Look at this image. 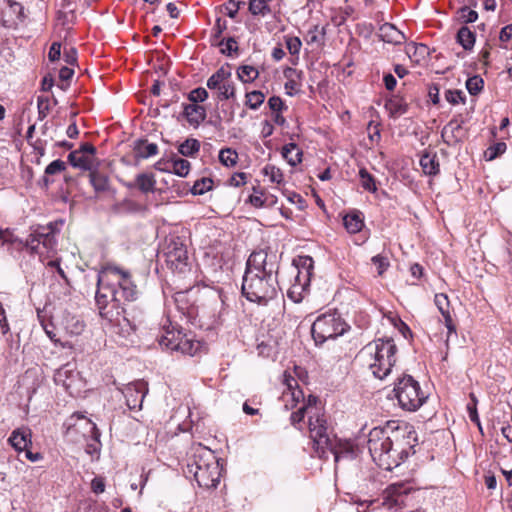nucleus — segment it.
<instances>
[{
  "instance_id": "34",
  "label": "nucleus",
  "mask_w": 512,
  "mask_h": 512,
  "mask_svg": "<svg viewBox=\"0 0 512 512\" xmlns=\"http://www.w3.org/2000/svg\"><path fill=\"white\" fill-rule=\"evenodd\" d=\"M199 150L200 142L194 138L186 139L178 147V152L185 157H193Z\"/></svg>"
},
{
  "instance_id": "45",
  "label": "nucleus",
  "mask_w": 512,
  "mask_h": 512,
  "mask_svg": "<svg viewBox=\"0 0 512 512\" xmlns=\"http://www.w3.org/2000/svg\"><path fill=\"white\" fill-rule=\"evenodd\" d=\"M470 399L471 402L467 404L469 418L473 423H475L479 427L480 431H482L481 422L477 412L478 400L473 393L470 394Z\"/></svg>"
},
{
  "instance_id": "9",
  "label": "nucleus",
  "mask_w": 512,
  "mask_h": 512,
  "mask_svg": "<svg viewBox=\"0 0 512 512\" xmlns=\"http://www.w3.org/2000/svg\"><path fill=\"white\" fill-rule=\"evenodd\" d=\"M280 268V257L269 247L254 250L247 259L246 272L260 275L277 276Z\"/></svg>"
},
{
  "instance_id": "35",
  "label": "nucleus",
  "mask_w": 512,
  "mask_h": 512,
  "mask_svg": "<svg viewBox=\"0 0 512 512\" xmlns=\"http://www.w3.org/2000/svg\"><path fill=\"white\" fill-rule=\"evenodd\" d=\"M216 91V99L218 101L234 98L236 94L235 85L231 81V78L223 82Z\"/></svg>"
},
{
  "instance_id": "19",
  "label": "nucleus",
  "mask_w": 512,
  "mask_h": 512,
  "mask_svg": "<svg viewBox=\"0 0 512 512\" xmlns=\"http://www.w3.org/2000/svg\"><path fill=\"white\" fill-rule=\"evenodd\" d=\"M380 38L387 43L399 45L402 44L406 37L391 23H384L379 28Z\"/></svg>"
},
{
  "instance_id": "58",
  "label": "nucleus",
  "mask_w": 512,
  "mask_h": 512,
  "mask_svg": "<svg viewBox=\"0 0 512 512\" xmlns=\"http://www.w3.org/2000/svg\"><path fill=\"white\" fill-rule=\"evenodd\" d=\"M61 57V43L60 42H53L49 52H48V58L51 62H55L59 60Z\"/></svg>"
},
{
  "instance_id": "59",
  "label": "nucleus",
  "mask_w": 512,
  "mask_h": 512,
  "mask_svg": "<svg viewBox=\"0 0 512 512\" xmlns=\"http://www.w3.org/2000/svg\"><path fill=\"white\" fill-rule=\"evenodd\" d=\"M247 174L244 172H237L232 175L229 180L231 186L240 187L246 183Z\"/></svg>"
},
{
  "instance_id": "22",
  "label": "nucleus",
  "mask_w": 512,
  "mask_h": 512,
  "mask_svg": "<svg viewBox=\"0 0 512 512\" xmlns=\"http://www.w3.org/2000/svg\"><path fill=\"white\" fill-rule=\"evenodd\" d=\"M4 15L9 17L5 22H15L24 19L23 6L14 0H3Z\"/></svg>"
},
{
  "instance_id": "36",
  "label": "nucleus",
  "mask_w": 512,
  "mask_h": 512,
  "mask_svg": "<svg viewBox=\"0 0 512 512\" xmlns=\"http://www.w3.org/2000/svg\"><path fill=\"white\" fill-rule=\"evenodd\" d=\"M215 46L221 47L220 52L227 56L238 53V44L235 37H228L215 42Z\"/></svg>"
},
{
  "instance_id": "10",
  "label": "nucleus",
  "mask_w": 512,
  "mask_h": 512,
  "mask_svg": "<svg viewBox=\"0 0 512 512\" xmlns=\"http://www.w3.org/2000/svg\"><path fill=\"white\" fill-rule=\"evenodd\" d=\"M309 430L313 447L319 458H327L325 447L334 435L328 432L327 419L323 414L315 412L309 416Z\"/></svg>"
},
{
  "instance_id": "4",
  "label": "nucleus",
  "mask_w": 512,
  "mask_h": 512,
  "mask_svg": "<svg viewBox=\"0 0 512 512\" xmlns=\"http://www.w3.org/2000/svg\"><path fill=\"white\" fill-rule=\"evenodd\" d=\"M278 277L272 275H260L257 273L244 272L242 278V295L250 302L259 305H266L275 299L278 294Z\"/></svg>"
},
{
  "instance_id": "60",
  "label": "nucleus",
  "mask_w": 512,
  "mask_h": 512,
  "mask_svg": "<svg viewBox=\"0 0 512 512\" xmlns=\"http://www.w3.org/2000/svg\"><path fill=\"white\" fill-rule=\"evenodd\" d=\"M91 490L95 494L103 493L105 491V481H104V478H102V477H95L91 481Z\"/></svg>"
},
{
  "instance_id": "1",
  "label": "nucleus",
  "mask_w": 512,
  "mask_h": 512,
  "mask_svg": "<svg viewBox=\"0 0 512 512\" xmlns=\"http://www.w3.org/2000/svg\"><path fill=\"white\" fill-rule=\"evenodd\" d=\"M139 291L134 284L129 271L121 269L114 265H106L98 273L97 291L95 295L96 305L100 311V315L110 321H113L110 311H107L109 304L117 309L115 319L122 330L129 333L136 331L138 325L142 322L141 315H131L126 303L137 300Z\"/></svg>"
},
{
  "instance_id": "21",
  "label": "nucleus",
  "mask_w": 512,
  "mask_h": 512,
  "mask_svg": "<svg viewBox=\"0 0 512 512\" xmlns=\"http://www.w3.org/2000/svg\"><path fill=\"white\" fill-rule=\"evenodd\" d=\"M420 166L429 176H435L440 172V164L435 152H425L420 158Z\"/></svg>"
},
{
  "instance_id": "12",
  "label": "nucleus",
  "mask_w": 512,
  "mask_h": 512,
  "mask_svg": "<svg viewBox=\"0 0 512 512\" xmlns=\"http://www.w3.org/2000/svg\"><path fill=\"white\" fill-rule=\"evenodd\" d=\"M122 392L128 408L130 410H140L148 393V384L143 380H137L126 385Z\"/></svg>"
},
{
  "instance_id": "63",
  "label": "nucleus",
  "mask_w": 512,
  "mask_h": 512,
  "mask_svg": "<svg viewBox=\"0 0 512 512\" xmlns=\"http://www.w3.org/2000/svg\"><path fill=\"white\" fill-rule=\"evenodd\" d=\"M73 152H78L84 155H91L95 157L96 155V148L91 143H82L80 147Z\"/></svg>"
},
{
  "instance_id": "11",
  "label": "nucleus",
  "mask_w": 512,
  "mask_h": 512,
  "mask_svg": "<svg viewBox=\"0 0 512 512\" xmlns=\"http://www.w3.org/2000/svg\"><path fill=\"white\" fill-rule=\"evenodd\" d=\"M166 264L174 272L184 273L188 267V254L186 246L181 242L173 241L165 252Z\"/></svg>"
},
{
  "instance_id": "47",
  "label": "nucleus",
  "mask_w": 512,
  "mask_h": 512,
  "mask_svg": "<svg viewBox=\"0 0 512 512\" xmlns=\"http://www.w3.org/2000/svg\"><path fill=\"white\" fill-rule=\"evenodd\" d=\"M263 173H264V175L268 176L270 181L273 182V183L279 184L283 180V173H282V171L278 167H276L274 165L267 164L263 168Z\"/></svg>"
},
{
  "instance_id": "52",
  "label": "nucleus",
  "mask_w": 512,
  "mask_h": 512,
  "mask_svg": "<svg viewBox=\"0 0 512 512\" xmlns=\"http://www.w3.org/2000/svg\"><path fill=\"white\" fill-rule=\"evenodd\" d=\"M371 261L377 267L379 276H382L390 266L388 258L380 254L373 256Z\"/></svg>"
},
{
  "instance_id": "61",
  "label": "nucleus",
  "mask_w": 512,
  "mask_h": 512,
  "mask_svg": "<svg viewBox=\"0 0 512 512\" xmlns=\"http://www.w3.org/2000/svg\"><path fill=\"white\" fill-rule=\"evenodd\" d=\"M26 245L35 253H41L39 251L40 243H38V237H36V229L26 239Z\"/></svg>"
},
{
  "instance_id": "20",
  "label": "nucleus",
  "mask_w": 512,
  "mask_h": 512,
  "mask_svg": "<svg viewBox=\"0 0 512 512\" xmlns=\"http://www.w3.org/2000/svg\"><path fill=\"white\" fill-rule=\"evenodd\" d=\"M68 162L74 168L91 171L95 167L96 157L84 155L78 152H70L68 155Z\"/></svg>"
},
{
  "instance_id": "8",
  "label": "nucleus",
  "mask_w": 512,
  "mask_h": 512,
  "mask_svg": "<svg viewBox=\"0 0 512 512\" xmlns=\"http://www.w3.org/2000/svg\"><path fill=\"white\" fill-rule=\"evenodd\" d=\"M164 333L159 336V345L167 350L180 352L183 355L194 356L201 348V343L196 341L180 330H175L172 326L166 328L163 325Z\"/></svg>"
},
{
  "instance_id": "49",
  "label": "nucleus",
  "mask_w": 512,
  "mask_h": 512,
  "mask_svg": "<svg viewBox=\"0 0 512 512\" xmlns=\"http://www.w3.org/2000/svg\"><path fill=\"white\" fill-rule=\"evenodd\" d=\"M214 309H218V314L213 316L212 324L219 325L223 322V315L226 312V307L223 299L219 296L214 300L213 303Z\"/></svg>"
},
{
  "instance_id": "38",
  "label": "nucleus",
  "mask_w": 512,
  "mask_h": 512,
  "mask_svg": "<svg viewBox=\"0 0 512 512\" xmlns=\"http://www.w3.org/2000/svg\"><path fill=\"white\" fill-rule=\"evenodd\" d=\"M265 95L258 90H254L251 92H248L246 94V106H248L252 110L258 109L262 103L264 102Z\"/></svg>"
},
{
  "instance_id": "64",
  "label": "nucleus",
  "mask_w": 512,
  "mask_h": 512,
  "mask_svg": "<svg viewBox=\"0 0 512 512\" xmlns=\"http://www.w3.org/2000/svg\"><path fill=\"white\" fill-rule=\"evenodd\" d=\"M64 60L69 65H74L77 62V51L75 48H69L64 50Z\"/></svg>"
},
{
  "instance_id": "7",
  "label": "nucleus",
  "mask_w": 512,
  "mask_h": 512,
  "mask_svg": "<svg viewBox=\"0 0 512 512\" xmlns=\"http://www.w3.org/2000/svg\"><path fill=\"white\" fill-rule=\"evenodd\" d=\"M397 347L393 339H379L374 346V362L370 364V369L375 377L384 379L390 372L396 362L395 354Z\"/></svg>"
},
{
  "instance_id": "33",
  "label": "nucleus",
  "mask_w": 512,
  "mask_h": 512,
  "mask_svg": "<svg viewBox=\"0 0 512 512\" xmlns=\"http://www.w3.org/2000/svg\"><path fill=\"white\" fill-rule=\"evenodd\" d=\"M248 9L253 16L265 17L273 13V8L271 5L265 4L264 0H250Z\"/></svg>"
},
{
  "instance_id": "26",
  "label": "nucleus",
  "mask_w": 512,
  "mask_h": 512,
  "mask_svg": "<svg viewBox=\"0 0 512 512\" xmlns=\"http://www.w3.org/2000/svg\"><path fill=\"white\" fill-rule=\"evenodd\" d=\"M385 108L389 111L391 117H398L408 111V104L397 96H393L385 103Z\"/></svg>"
},
{
  "instance_id": "54",
  "label": "nucleus",
  "mask_w": 512,
  "mask_h": 512,
  "mask_svg": "<svg viewBox=\"0 0 512 512\" xmlns=\"http://www.w3.org/2000/svg\"><path fill=\"white\" fill-rule=\"evenodd\" d=\"M71 373L72 371L69 370L67 366L61 367L56 371L54 380L57 384H62L64 387L68 388L70 384L66 382V379Z\"/></svg>"
},
{
  "instance_id": "57",
  "label": "nucleus",
  "mask_w": 512,
  "mask_h": 512,
  "mask_svg": "<svg viewBox=\"0 0 512 512\" xmlns=\"http://www.w3.org/2000/svg\"><path fill=\"white\" fill-rule=\"evenodd\" d=\"M223 9L228 17L234 19L239 11V4H236V0H228Z\"/></svg>"
},
{
  "instance_id": "46",
  "label": "nucleus",
  "mask_w": 512,
  "mask_h": 512,
  "mask_svg": "<svg viewBox=\"0 0 512 512\" xmlns=\"http://www.w3.org/2000/svg\"><path fill=\"white\" fill-rule=\"evenodd\" d=\"M506 143L505 142H497L494 145H491L485 151L486 160L491 161L502 155L506 151Z\"/></svg>"
},
{
  "instance_id": "27",
  "label": "nucleus",
  "mask_w": 512,
  "mask_h": 512,
  "mask_svg": "<svg viewBox=\"0 0 512 512\" xmlns=\"http://www.w3.org/2000/svg\"><path fill=\"white\" fill-rule=\"evenodd\" d=\"M456 40L463 49L472 50L475 45L476 35L469 27L462 26L457 32Z\"/></svg>"
},
{
  "instance_id": "23",
  "label": "nucleus",
  "mask_w": 512,
  "mask_h": 512,
  "mask_svg": "<svg viewBox=\"0 0 512 512\" xmlns=\"http://www.w3.org/2000/svg\"><path fill=\"white\" fill-rule=\"evenodd\" d=\"M134 151L138 157L146 159L158 153V146L147 139H138L134 142Z\"/></svg>"
},
{
  "instance_id": "29",
  "label": "nucleus",
  "mask_w": 512,
  "mask_h": 512,
  "mask_svg": "<svg viewBox=\"0 0 512 512\" xmlns=\"http://www.w3.org/2000/svg\"><path fill=\"white\" fill-rule=\"evenodd\" d=\"M137 188L144 194L155 190L156 180L153 174L140 173L136 176Z\"/></svg>"
},
{
  "instance_id": "28",
  "label": "nucleus",
  "mask_w": 512,
  "mask_h": 512,
  "mask_svg": "<svg viewBox=\"0 0 512 512\" xmlns=\"http://www.w3.org/2000/svg\"><path fill=\"white\" fill-rule=\"evenodd\" d=\"M282 156L291 166H296L302 161V151L295 143L286 144L282 148Z\"/></svg>"
},
{
  "instance_id": "30",
  "label": "nucleus",
  "mask_w": 512,
  "mask_h": 512,
  "mask_svg": "<svg viewBox=\"0 0 512 512\" xmlns=\"http://www.w3.org/2000/svg\"><path fill=\"white\" fill-rule=\"evenodd\" d=\"M343 224L349 233L355 234L361 231L364 222L360 217V213H349L343 218Z\"/></svg>"
},
{
  "instance_id": "53",
  "label": "nucleus",
  "mask_w": 512,
  "mask_h": 512,
  "mask_svg": "<svg viewBox=\"0 0 512 512\" xmlns=\"http://www.w3.org/2000/svg\"><path fill=\"white\" fill-rule=\"evenodd\" d=\"M66 169V163L60 159L52 161L47 167L45 168V174L46 175H54L56 173H60Z\"/></svg>"
},
{
  "instance_id": "32",
  "label": "nucleus",
  "mask_w": 512,
  "mask_h": 512,
  "mask_svg": "<svg viewBox=\"0 0 512 512\" xmlns=\"http://www.w3.org/2000/svg\"><path fill=\"white\" fill-rule=\"evenodd\" d=\"M190 167L191 165L188 160L179 158L175 154H172L171 173H174L179 177H186L189 174Z\"/></svg>"
},
{
  "instance_id": "39",
  "label": "nucleus",
  "mask_w": 512,
  "mask_h": 512,
  "mask_svg": "<svg viewBox=\"0 0 512 512\" xmlns=\"http://www.w3.org/2000/svg\"><path fill=\"white\" fill-rule=\"evenodd\" d=\"M457 15H458L459 21L463 24L474 23L478 19L477 11L471 9L468 6L460 7L457 10Z\"/></svg>"
},
{
  "instance_id": "43",
  "label": "nucleus",
  "mask_w": 512,
  "mask_h": 512,
  "mask_svg": "<svg viewBox=\"0 0 512 512\" xmlns=\"http://www.w3.org/2000/svg\"><path fill=\"white\" fill-rule=\"evenodd\" d=\"M359 177L361 185L365 190L369 192H375L377 190L374 177L365 168L360 169Z\"/></svg>"
},
{
  "instance_id": "44",
  "label": "nucleus",
  "mask_w": 512,
  "mask_h": 512,
  "mask_svg": "<svg viewBox=\"0 0 512 512\" xmlns=\"http://www.w3.org/2000/svg\"><path fill=\"white\" fill-rule=\"evenodd\" d=\"M227 29V21L218 17L215 21V25L212 28L211 41L212 45H215V42L220 41L222 38L223 32Z\"/></svg>"
},
{
  "instance_id": "51",
  "label": "nucleus",
  "mask_w": 512,
  "mask_h": 512,
  "mask_svg": "<svg viewBox=\"0 0 512 512\" xmlns=\"http://www.w3.org/2000/svg\"><path fill=\"white\" fill-rule=\"evenodd\" d=\"M445 99L452 105L458 103H465V95L461 90H447L445 92Z\"/></svg>"
},
{
  "instance_id": "40",
  "label": "nucleus",
  "mask_w": 512,
  "mask_h": 512,
  "mask_svg": "<svg viewBox=\"0 0 512 512\" xmlns=\"http://www.w3.org/2000/svg\"><path fill=\"white\" fill-rule=\"evenodd\" d=\"M238 160V154L235 150H232L231 148H225L220 150L219 152V161L227 166L232 167L237 163Z\"/></svg>"
},
{
  "instance_id": "55",
  "label": "nucleus",
  "mask_w": 512,
  "mask_h": 512,
  "mask_svg": "<svg viewBox=\"0 0 512 512\" xmlns=\"http://www.w3.org/2000/svg\"><path fill=\"white\" fill-rule=\"evenodd\" d=\"M434 302L441 314L449 311L450 302L447 295L443 293L436 294Z\"/></svg>"
},
{
  "instance_id": "15",
  "label": "nucleus",
  "mask_w": 512,
  "mask_h": 512,
  "mask_svg": "<svg viewBox=\"0 0 512 512\" xmlns=\"http://www.w3.org/2000/svg\"><path fill=\"white\" fill-rule=\"evenodd\" d=\"M326 456L330 452L334 456L335 462H338L342 458L353 459L355 456L354 446L350 441L341 440L333 436L329 445L325 447Z\"/></svg>"
},
{
  "instance_id": "50",
  "label": "nucleus",
  "mask_w": 512,
  "mask_h": 512,
  "mask_svg": "<svg viewBox=\"0 0 512 512\" xmlns=\"http://www.w3.org/2000/svg\"><path fill=\"white\" fill-rule=\"evenodd\" d=\"M208 98V92L205 88L198 87L190 91L188 94V99L191 104H198L199 102H204Z\"/></svg>"
},
{
  "instance_id": "42",
  "label": "nucleus",
  "mask_w": 512,
  "mask_h": 512,
  "mask_svg": "<svg viewBox=\"0 0 512 512\" xmlns=\"http://www.w3.org/2000/svg\"><path fill=\"white\" fill-rule=\"evenodd\" d=\"M484 87V80L479 75L469 77L466 81V89L471 95H477Z\"/></svg>"
},
{
  "instance_id": "62",
  "label": "nucleus",
  "mask_w": 512,
  "mask_h": 512,
  "mask_svg": "<svg viewBox=\"0 0 512 512\" xmlns=\"http://www.w3.org/2000/svg\"><path fill=\"white\" fill-rule=\"evenodd\" d=\"M268 106L272 111L280 112L284 107V103L280 97L272 96L268 100Z\"/></svg>"
},
{
  "instance_id": "2",
  "label": "nucleus",
  "mask_w": 512,
  "mask_h": 512,
  "mask_svg": "<svg viewBox=\"0 0 512 512\" xmlns=\"http://www.w3.org/2000/svg\"><path fill=\"white\" fill-rule=\"evenodd\" d=\"M417 434L407 423L389 421L384 427H374L368 435V450L373 461L391 471L409 455L414 454Z\"/></svg>"
},
{
  "instance_id": "18",
  "label": "nucleus",
  "mask_w": 512,
  "mask_h": 512,
  "mask_svg": "<svg viewBox=\"0 0 512 512\" xmlns=\"http://www.w3.org/2000/svg\"><path fill=\"white\" fill-rule=\"evenodd\" d=\"M183 116L190 125L198 127L206 119V109L198 104H183Z\"/></svg>"
},
{
  "instance_id": "37",
  "label": "nucleus",
  "mask_w": 512,
  "mask_h": 512,
  "mask_svg": "<svg viewBox=\"0 0 512 512\" xmlns=\"http://www.w3.org/2000/svg\"><path fill=\"white\" fill-rule=\"evenodd\" d=\"M258 75V70L250 65H242L237 69L238 79L244 83L253 82Z\"/></svg>"
},
{
  "instance_id": "31",
  "label": "nucleus",
  "mask_w": 512,
  "mask_h": 512,
  "mask_svg": "<svg viewBox=\"0 0 512 512\" xmlns=\"http://www.w3.org/2000/svg\"><path fill=\"white\" fill-rule=\"evenodd\" d=\"M90 183L96 192H104L108 189V177L100 173L95 167L89 171Z\"/></svg>"
},
{
  "instance_id": "17",
  "label": "nucleus",
  "mask_w": 512,
  "mask_h": 512,
  "mask_svg": "<svg viewBox=\"0 0 512 512\" xmlns=\"http://www.w3.org/2000/svg\"><path fill=\"white\" fill-rule=\"evenodd\" d=\"M8 442L15 450L24 451L32 445L30 429L25 427L15 429L11 433Z\"/></svg>"
},
{
  "instance_id": "41",
  "label": "nucleus",
  "mask_w": 512,
  "mask_h": 512,
  "mask_svg": "<svg viewBox=\"0 0 512 512\" xmlns=\"http://www.w3.org/2000/svg\"><path fill=\"white\" fill-rule=\"evenodd\" d=\"M212 186V179L203 177L194 183L191 192L194 195H203L204 193L210 191L212 189Z\"/></svg>"
},
{
  "instance_id": "5",
  "label": "nucleus",
  "mask_w": 512,
  "mask_h": 512,
  "mask_svg": "<svg viewBox=\"0 0 512 512\" xmlns=\"http://www.w3.org/2000/svg\"><path fill=\"white\" fill-rule=\"evenodd\" d=\"M349 328L341 314L333 311L316 318L311 327V334L316 345H321L329 339L342 336Z\"/></svg>"
},
{
  "instance_id": "3",
  "label": "nucleus",
  "mask_w": 512,
  "mask_h": 512,
  "mask_svg": "<svg viewBox=\"0 0 512 512\" xmlns=\"http://www.w3.org/2000/svg\"><path fill=\"white\" fill-rule=\"evenodd\" d=\"M222 469L214 451L197 444L191 448L184 473L186 477H193L199 487L209 490L219 484Z\"/></svg>"
},
{
  "instance_id": "25",
  "label": "nucleus",
  "mask_w": 512,
  "mask_h": 512,
  "mask_svg": "<svg viewBox=\"0 0 512 512\" xmlns=\"http://www.w3.org/2000/svg\"><path fill=\"white\" fill-rule=\"evenodd\" d=\"M231 75L229 66H222L208 78L206 85L210 90H217L223 82L231 78Z\"/></svg>"
},
{
  "instance_id": "56",
  "label": "nucleus",
  "mask_w": 512,
  "mask_h": 512,
  "mask_svg": "<svg viewBox=\"0 0 512 512\" xmlns=\"http://www.w3.org/2000/svg\"><path fill=\"white\" fill-rule=\"evenodd\" d=\"M285 42L286 47L291 55L299 54L302 43L298 37H287Z\"/></svg>"
},
{
  "instance_id": "14",
  "label": "nucleus",
  "mask_w": 512,
  "mask_h": 512,
  "mask_svg": "<svg viewBox=\"0 0 512 512\" xmlns=\"http://www.w3.org/2000/svg\"><path fill=\"white\" fill-rule=\"evenodd\" d=\"M292 264L297 270L293 288L299 286L304 290L307 286H309L311 277L313 275L314 260L311 256L308 255L298 256L297 258L293 259Z\"/></svg>"
},
{
  "instance_id": "13",
  "label": "nucleus",
  "mask_w": 512,
  "mask_h": 512,
  "mask_svg": "<svg viewBox=\"0 0 512 512\" xmlns=\"http://www.w3.org/2000/svg\"><path fill=\"white\" fill-rule=\"evenodd\" d=\"M410 488L404 483L390 484L382 493V505L388 509L405 505V499Z\"/></svg>"
},
{
  "instance_id": "24",
  "label": "nucleus",
  "mask_w": 512,
  "mask_h": 512,
  "mask_svg": "<svg viewBox=\"0 0 512 512\" xmlns=\"http://www.w3.org/2000/svg\"><path fill=\"white\" fill-rule=\"evenodd\" d=\"M50 227H38L36 229V237H38V243L45 248L47 252L54 250L56 247V238L53 236Z\"/></svg>"
},
{
  "instance_id": "6",
  "label": "nucleus",
  "mask_w": 512,
  "mask_h": 512,
  "mask_svg": "<svg viewBox=\"0 0 512 512\" xmlns=\"http://www.w3.org/2000/svg\"><path fill=\"white\" fill-rule=\"evenodd\" d=\"M393 392L400 407L407 411L418 410L427 398L421 390L419 382L408 374L398 378Z\"/></svg>"
},
{
  "instance_id": "16",
  "label": "nucleus",
  "mask_w": 512,
  "mask_h": 512,
  "mask_svg": "<svg viewBox=\"0 0 512 512\" xmlns=\"http://www.w3.org/2000/svg\"><path fill=\"white\" fill-rule=\"evenodd\" d=\"M465 135L466 133L462 127V122H458L456 119H452L444 126L441 132L443 141L449 146L462 142Z\"/></svg>"
},
{
  "instance_id": "48",
  "label": "nucleus",
  "mask_w": 512,
  "mask_h": 512,
  "mask_svg": "<svg viewBox=\"0 0 512 512\" xmlns=\"http://www.w3.org/2000/svg\"><path fill=\"white\" fill-rule=\"evenodd\" d=\"M37 108L39 120H44L50 112V100L46 96L37 97Z\"/></svg>"
}]
</instances>
